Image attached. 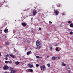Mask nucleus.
Wrapping results in <instances>:
<instances>
[{"mask_svg": "<svg viewBox=\"0 0 73 73\" xmlns=\"http://www.w3.org/2000/svg\"><path fill=\"white\" fill-rule=\"evenodd\" d=\"M36 44L37 48L38 49H40L41 48V43L39 40H37L36 41Z\"/></svg>", "mask_w": 73, "mask_h": 73, "instance_id": "1", "label": "nucleus"}, {"mask_svg": "<svg viewBox=\"0 0 73 73\" xmlns=\"http://www.w3.org/2000/svg\"><path fill=\"white\" fill-rule=\"evenodd\" d=\"M8 69H9V67L8 66L6 65H4L3 67V69L4 70H8Z\"/></svg>", "mask_w": 73, "mask_h": 73, "instance_id": "2", "label": "nucleus"}, {"mask_svg": "<svg viewBox=\"0 0 73 73\" xmlns=\"http://www.w3.org/2000/svg\"><path fill=\"white\" fill-rule=\"evenodd\" d=\"M40 68L42 70H45V65H43L41 66Z\"/></svg>", "mask_w": 73, "mask_h": 73, "instance_id": "3", "label": "nucleus"}, {"mask_svg": "<svg viewBox=\"0 0 73 73\" xmlns=\"http://www.w3.org/2000/svg\"><path fill=\"white\" fill-rule=\"evenodd\" d=\"M36 13H37V11L35 10V9H34L33 11V16H35Z\"/></svg>", "mask_w": 73, "mask_h": 73, "instance_id": "4", "label": "nucleus"}, {"mask_svg": "<svg viewBox=\"0 0 73 73\" xmlns=\"http://www.w3.org/2000/svg\"><path fill=\"white\" fill-rule=\"evenodd\" d=\"M28 66L29 68H32L33 67V65L30 64H28Z\"/></svg>", "mask_w": 73, "mask_h": 73, "instance_id": "5", "label": "nucleus"}, {"mask_svg": "<svg viewBox=\"0 0 73 73\" xmlns=\"http://www.w3.org/2000/svg\"><path fill=\"white\" fill-rule=\"evenodd\" d=\"M32 52L31 51H28L27 52L26 54L27 56H29V54H30V53H31Z\"/></svg>", "mask_w": 73, "mask_h": 73, "instance_id": "6", "label": "nucleus"}, {"mask_svg": "<svg viewBox=\"0 0 73 73\" xmlns=\"http://www.w3.org/2000/svg\"><path fill=\"white\" fill-rule=\"evenodd\" d=\"M52 59L53 60H55L57 59V57L55 56H53L52 57Z\"/></svg>", "mask_w": 73, "mask_h": 73, "instance_id": "7", "label": "nucleus"}, {"mask_svg": "<svg viewBox=\"0 0 73 73\" xmlns=\"http://www.w3.org/2000/svg\"><path fill=\"white\" fill-rule=\"evenodd\" d=\"M56 15H58V10H56L55 12Z\"/></svg>", "mask_w": 73, "mask_h": 73, "instance_id": "8", "label": "nucleus"}, {"mask_svg": "<svg viewBox=\"0 0 73 73\" xmlns=\"http://www.w3.org/2000/svg\"><path fill=\"white\" fill-rule=\"evenodd\" d=\"M5 45H9V43L8 42H5Z\"/></svg>", "mask_w": 73, "mask_h": 73, "instance_id": "9", "label": "nucleus"}, {"mask_svg": "<svg viewBox=\"0 0 73 73\" xmlns=\"http://www.w3.org/2000/svg\"><path fill=\"white\" fill-rule=\"evenodd\" d=\"M4 32L5 33H7V32H8V30L7 29H6L4 30Z\"/></svg>", "mask_w": 73, "mask_h": 73, "instance_id": "10", "label": "nucleus"}, {"mask_svg": "<svg viewBox=\"0 0 73 73\" xmlns=\"http://www.w3.org/2000/svg\"><path fill=\"white\" fill-rule=\"evenodd\" d=\"M22 25L24 27H25L26 26V23H25L23 22L22 23Z\"/></svg>", "mask_w": 73, "mask_h": 73, "instance_id": "11", "label": "nucleus"}, {"mask_svg": "<svg viewBox=\"0 0 73 73\" xmlns=\"http://www.w3.org/2000/svg\"><path fill=\"white\" fill-rule=\"evenodd\" d=\"M16 71L14 70H11L10 72V73H15Z\"/></svg>", "mask_w": 73, "mask_h": 73, "instance_id": "12", "label": "nucleus"}, {"mask_svg": "<svg viewBox=\"0 0 73 73\" xmlns=\"http://www.w3.org/2000/svg\"><path fill=\"white\" fill-rule=\"evenodd\" d=\"M20 63L18 61L16 62H15V65H19V64Z\"/></svg>", "mask_w": 73, "mask_h": 73, "instance_id": "13", "label": "nucleus"}, {"mask_svg": "<svg viewBox=\"0 0 73 73\" xmlns=\"http://www.w3.org/2000/svg\"><path fill=\"white\" fill-rule=\"evenodd\" d=\"M70 27H73V23H71L70 24Z\"/></svg>", "mask_w": 73, "mask_h": 73, "instance_id": "14", "label": "nucleus"}, {"mask_svg": "<svg viewBox=\"0 0 73 73\" xmlns=\"http://www.w3.org/2000/svg\"><path fill=\"white\" fill-rule=\"evenodd\" d=\"M10 57H12V58H15V56H14L13 55V54H10Z\"/></svg>", "mask_w": 73, "mask_h": 73, "instance_id": "15", "label": "nucleus"}, {"mask_svg": "<svg viewBox=\"0 0 73 73\" xmlns=\"http://www.w3.org/2000/svg\"><path fill=\"white\" fill-rule=\"evenodd\" d=\"M56 52H59V50H58V48L56 47Z\"/></svg>", "mask_w": 73, "mask_h": 73, "instance_id": "16", "label": "nucleus"}, {"mask_svg": "<svg viewBox=\"0 0 73 73\" xmlns=\"http://www.w3.org/2000/svg\"><path fill=\"white\" fill-rule=\"evenodd\" d=\"M62 66H65L66 65H65V63H64L63 62L62 64Z\"/></svg>", "mask_w": 73, "mask_h": 73, "instance_id": "17", "label": "nucleus"}, {"mask_svg": "<svg viewBox=\"0 0 73 73\" xmlns=\"http://www.w3.org/2000/svg\"><path fill=\"white\" fill-rule=\"evenodd\" d=\"M29 70H30V72H33V70L31 69H29Z\"/></svg>", "mask_w": 73, "mask_h": 73, "instance_id": "18", "label": "nucleus"}, {"mask_svg": "<svg viewBox=\"0 0 73 73\" xmlns=\"http://www.w3.org/2000/svg\"><path fill=\"white\" fill-rule=\"evenodd\" d=\"M39 66V64H37L36 65V68H37Z\"/></svg>", "mask_w": 73, "mask_h": 73, "instance_id": "19", "label": "nucleus"}, {"mask_svg": "<svg viewBox=\"0 0 73 73\" xmlns=\"http://www.w3.org/2000/svg\"><path fill=\"white\" fill-rule=\"evenodd\" d=\"M10 70H13V69L12 67H10Z\"/></svg>", "mask_w": 73, "mask_h": 73, "instance_id": "20", "label": "nucleus"}, {"mask_svg": "<svg viewBox=\"0 0 73 73\" xmlns=\"http://www.w3.org/2000/svg\"><path fill=\"white\" fill-rule=\"evenodd\" d=\"M48 66V67H50V64L48 63L47 64Z\"/></svg>", "mask_w": 73, "mask_h": 73, "instance_id": "21", "label": "nucleus"}, {"mask_svg": "<svg viewBox=\"0 0 73 73\" xmlns=\"http://www.w3.org/2000/svg\"><path fill=\"white\" fill-rule=\"evenodd\" d=\"M9 62V61H5V63L6 64H8Z\"/></svg>", "mask_w": 73, "mask_h": 73, "instance_id": "22", "label": "nucleus"}, {"mask_svg": "<svg viewBox=\"0 0 73 73\" xmlns=\"http://www.w3.org/2000/svg\"><path fill=\"white\" fill-rule=\"evenodd\" d=\"M6 57H9V55H8V54L6 55Z\"/></svg>", "mask_w": 73, "mask_h": 73, "instance_id": "23", "label": "nucleus"}, {"mask_svg": "<svg viewBox=\"0 0 73 73\" xmlns=\"http://www.w3.org/2000/svg\"><path fill=\"white\" fill-rule=\"evenodd\" d=\"M70 34L71 35H72V34H73V32H72V31H71V32H70Z\"/></svg>", "mask_w": 73, "mask_h": 73, "instance_id": "24", "label": "nucleus"}, {"mask_svg": "<svg viewBox=\"0 0 73 73\" xmlns=\"http://www.w3.org/2000/svg\"><path fill=\"white\" fill-rule=\"evenodd\" d=\"M37 58H40V57L38 56H36Z\"/></svg>", "mask_w": 73, "mask_h": 73, "instance_id": "25", "label": "nucleus"}, {"mask_svg": "<svg viewBox=\"0 0 73 73\" xmlns=\"http://www.w3.org/2000/svg\"><path fill=\"white\" fill-rule=\"evenodd\" d=\"M49 23L50 24H52V22H51V21H50L49 22Z\"/></svg>", "mask_w": 73, "mask_h": 73, "instance_id": "26", "label": "nucleus"}, {"mask_svg": "<svg viewBox=\"0 0 73 73\" xmlns=\"http://www.w3.org/2000/svg\"><path fill=\"white\" fill-rule=\"evenodd\" d=\"M68 73H70V70H68Z\"/></svg>", "mask_w": 73, "mask_h": 73, "instance_id": "27", "label": "nucleus"}, {"mask_svg": "<svg viewBox=\"0 0 73 73\" xmlns=\"http://www.w3.org/2000/svg\"><path fill=\"white\" fill-rule=\"evenodd\" d=\"M50 49H52V47H50Z\"/></svg>", "mask_w": 73, "mask_h": 73, "instance_id": "28", "label": "nucleus"}, {"mask_svg": "<svg viewBox=\"0 0 73 73\" xmlns=\"http://www.w3.org/2000/svg\"><path fill=\"white\" fill-rule=\"evenodd\" d=\"M71 22L70 21H68V23L69 24H70Z\"/></svg>", "mask_w": 73, "mask_h": 73, "instance_id": "29", "label": "nucleus"}, {"mask_svg": "<svg viewBox=\"0 0 73 73\" xmlns=\"http://www.w3.org/2000/svg\"><path fill=\"white\" fill-rule=\"evenodd\" d=\"M8 59V58L6 57L5 58V60H7Z\"/></svg>", "mask_w": 73, "mask_h": 73, "instance_id": "30", "label": "nucleus"}, {"mask_svg": "<svg viewBox=\"0 0 73 73\" xmlns=\"http://www.w3.org/2000/svg\"><path fill=\"white\" fill-rule=\"evenodd\" d=\"M58 59H60V57H58Z\"/></svg>", "mask_w": 73, "mask_h": 73, "instance_id": "31", "label": "nucleus"}, {"mask_svg": "<svg viewBox=\"0 0 73 73\" xmlns=\"http://www.w3.org/2000/svg\"><path fill=\"white\" fill-rule=\"evenodd\" d=\"M39 30H41V28H39Z\"/></svg>", "mask_w": 73, "mask_h": 73, "instance_id": "32", "label": "nucleus"}, {"mask_svg": "<svg viewBox=\"0 0 73 73\" xmlns=\"http://www.w3.org/2000/svg\"><path fill=\"white\" fill-rule=\"evenodd\" d=\"M11 63H12V62H11V61L9 62V63H11Z\"/></svg>", "mask_w": 73, "mask_h": 73, "instance_id": "33", "label": "nucleus"}, {"mask_svg": "<svg viewBox=\"0 0 73 73\" xmlns=\"http://www.w3.org/2000/svg\"><path fill=\"white\" fill-rule=\"evenodd\" d=\"M14 52H16V50H14Z\"/></svg>", "mask_w": 73, "mask_h": 73, "instance_id": "34", "label": "nucleus"}, {"mask_svg": "<svg viewBox=\"0 0 73 73\" xmlns=\"http://www.w3.org/2000/svg\"><path fill=\"white\" fill-rule=\"evenodd\" d=\"M1 56V52H0V56Z\"/></svg>", "mask_w": 73, "mask_h": 73, "instance_id": "35", "label": "nucleus"}, {"mask_svg": "<svg viewBox=\"0 0 73 73\" xmlns=\"http://www.w3.org/2000/svg\"><path fill=\"white\" fill-rule=\"evenodd\" d=\"M47 58H48L49 57V56H47Z\"/></svg>", "mask_w": 73, "mask_h": 73, "instance_id": "36", "label": "nucleus"}, {"mask_svg": "<svg viewBox=\"0 0 73 73\" xmlns=\"http://www.w3.org/2000/svg\"><path fill=\"white\" fill-rule=\"evenodd\" d=\"M5 38H7V36H5Z\"/></svg>", "mask_w": 73, "mask_h": 73, "instance_id": "37", "label": "nucleus"}, {"mask_svg": "<svg viewBox=\"0 0 73 73\" xmlns=\"http://www.w3.org/2000/svg\"><path fill=\"white\" fill-rule=\"evenodd\" d=\"M1 33H2V32L1 31Z\"/></svg>", "mask_w": 73, "mask_h": 73, "instance_id": "38", "label": "nucleus"}, {"mask_svg": "<svg viewBox=\"0 0 73 73\" xmlns=\"http://www.w3.org/2000/svg\"><path fill=\"white\" fill-rule=\"evenodd\" d=\"M2 31H3L2 30H1V32Z\"/></svg>", "mask_w": 73, "mask_h": 73, "instance_id": "39", "label": "nucleus"}, {"mask_svg": "<svg viewBox=\"0 0 73 73\" xmlns=\"http://www.w3.org/2000/svg\"><path fill=\"white\" fill-rule=\"evenodd\" d=\"M63 15H65V14H63Z\"/></svg>", "mask_w": 73, "mask_h": 73, "instance_id": "40", "label": "nucleus"}, {"mask_svg": "<svg viewBox=\"0 0 73 73\" xmlns=\"http://www.w3.org/2000/svg\"><path fill=\"white\" fill-rule=\"evenodd\" d=\"M42 58V57L40 58Z\"/></svg>", "mask_w": 73, "mask_h": 73, "instance_id": "41", "label": "nucleus"}, {"mask_svg": "<svg viewBox=\"0 0 73 73\" xmlns=\"http://www.w3.org/2000/svg\"><path fill=\"white\" fill-rule=\"evenodd\" d=\"M0 38H1V37H0Z\"/></svg>", "mask_w": 73, "mask_h": 73, "instance_id": "42", "label": "nucleus"}]
</instances>
